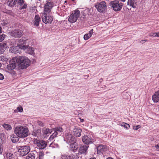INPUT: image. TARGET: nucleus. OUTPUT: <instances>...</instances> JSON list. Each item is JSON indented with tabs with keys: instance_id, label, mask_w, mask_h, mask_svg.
I'll return each mask as SVG.
<instances>
[{
	"instance_id": "nucleus-51",
	"label": "nucleus",
	"mask_w": 159,
	"mask_h": 159,
	"mask_svg": "<svg viewBox=\"0 0 159 159\" xmlns=\"http://www.w3.org/2000/svg\"><path fill=\"white\" fill-rule=\"evenodd\" d=\"M148 40L147 39H146V40H142L140 42V43H145Z\"/></svg>"
},
{
	"instance_id": "nucleus-27",
	"label": "nucleus",
	"mask_w": 159,
	"mask_h": 159,
	"mask_svg": "<svg viewBox=\"0 0 159 159\" xmlns=\"http://www.w3.org/2000/svg\"><path fill=\"white\" fill-rule=\"evenodd\" d=\"M42 132L43 134L46 135L50 134L52 131L49 129L44 128L43 129Z\"/></svg>"
},
{
	"instance_id": "nucleus-6",
	"label": "nucleus",
	"mask_w": 159,
	"mask_h": 159,
	"mask_svg": "<svg viewBox=\"0 0 159 159\" xmlns=\"http://www.w3.org/2000/svg\"><path fill=\"white\" fill-rule=\"evenodd\" d=\"M50 12H45L43 11L42 18L43 22L45 24H50L53 20V18L50 15Z\"/></svg>"
},
{
	"instance_id": "nucleus-57",
	"label": "nucleus",
	"mask_w": 159,
	"mask_h": 159,
	"mask_svg": "<svg viewBox=\"0 0 159 159\" xmlns=\"http://www.w3.org/2000/svg\"><path fill=\"white\" fill-rule=\"evenodd\" d=\"M2 33V28L0 26V33Z\"/></svg>"
},
{
	"instance_id": "nucleus-49",
	"label": "nucleus",
	"mask_w": 159,
	"mask_h": 159,
	"mask_svg": "<svg viewBox=\"0 0 159 159\" xmlns=\"http://www.w3.org/2000/svg\"><path fill=\"white\" fill-rule=\"evenodd\" d=\"M4 78L3 75L2 74L0 73V80H2Z\"/></svg>"
},
{
	"instance_id": "nucleus-34",
	"label": "nucleus",
	"mask_w": 159,
	"mask_h": 159,
	"mask_svg": "<svg viewBox=\"0 0 159 159\" xmlns=\"http://www.w3.org/2000/svg\"><path fill=\"white\" fill-rule=\"evenodd\" d=\"M61 158L62 159H73L71 155H61Z\"/></svg>"
},
{
	"instance_id": "nucleus-29",
	"label": "nucleus",
	"mask_w": 159,
	"mask_h": 159,
	"mask_svg": "<svg viewBox=\"0 0 159 159\" xmlns=\"http://www.w3.org/2000/svg\"><path fill=\"white\" fill-rule=\"evenodd\" d=\"M41 130L40 129H35L32 133V134L34 136H36L40 134Z\"/></svg>"
},
{
	"instance_id": "nucleus-1",
	"label": "nucleus",
	"mask_w": 159,
	"mask_h": 159,
	"mask_svg": "<svg viewBox=\"0 0 159 159\" xmlns=\"http://www.w3.org/2000/svg\"><path fill=\"white\" fill-rule=\"evenodd\" d=\"M12 62H16L21 69H26L30 65V61L27 57L24 56H17L12 59Z\"/></svg>"
},
{
	"instance_id": "nucleus-3",
	"label": "nucleus",
	"mask_w": 159,
	"mask_h": 159,
	"mask_svg": "<svg viewBox=\"0 0 159 159\" xmlns=\"http://www.w3.org/2000/svg\"><path fill=\"white\" fill-rule=\"evenodd\" d=\"M109 6L115 11H120L122 9L123 4L118 1L114 0L111 1L109 3Z\"/></svg>"
},
{
	"instance_id": "nucleus-42",
	"label": "nucleus",
	"mask_w": 159,
	"mask_h": 159,
	"mask_svg": "<svg viewBox=\"0 0 159 159\" xmlns=\"http://www.w3.org/2000/svg\"><path fill=\"white\" fill-rule=\"evenodd\" d=\"M6 44L5 43H0V47H1L2 48L5 47L6 46Z\"/></svg>"
},
{
	"instance_id": "nucleus-61",
	"label": "nucleus",
	"mask_w": 159,
	"mask_h": 159,
	"mask_svg": "<svg viewBox=\"0 0 159 159\" xmlns=\"http://www.w3.org/2000/svg\"><path fill=\"white\" fill-rule=\"evenodd\" d=\"M66 2H67L66 1H65V4L66 3Z\"/></svg>"
},
{
	"instance_id": "nucleus-37",
	"label": "nucleus",
	"mask_w": 159,
	"mask_h": 159,
	"mask_svg": "<svg viewBox=\"0 0 159 159\" xmlns=\"http://www.w3.org/2000/svg\"><path fill=\"white\" fill-rule=\"evenodd\" d=\"M73 159H81V157H80L79 153H76L75 155H71Z\"/></svg>"
},
{
	"instance_id": "nucleus-50",
	"label": "nucleus",
	"mask_w": 159,
	"mask_h": 159,
	"mask_svg": "<svg viewBox=\"0 0 159 159\" xmlns=\"http://www.w3.org/2000/svg\"><path fill=\"white\" fill-rule=\"evenodd\" d=\"M53 145H55L54 143H51V144H50V145H49V146L50 147H52V148H55L56 146H54Z\"/></svg>"
},
{
	"instance_id": "nucleus-12",
	"label": "nucleus",
	"mask_w": 159,
	"mask_h": 159,
	"mask_svg": "<svg viewBox=\"0 0 159 159\" xmlns=\"http://www.w3.org/2000/svg\"><path fill=\"white\" fill-rule=\"evenodd\" d=\"M82 140L83 142L86 145H88L93 143L92 137L89 135H84L83 136Z\"/></svg>"
},
{
	"instance_id": "nucleus-53",
	"label": "nucleus",
	"mask_w": 159,
	"mask_h": 159,
	"mask_svg": "<svg viewBox=\"0 0 159 159\" xmlns=\"http://www.w3.org/2000/svg\"><path fill=\"white\" fill-rule=\"evenodd\" d=\"M1 146V145L0 144V154H2V148Z\"/></svg>"
},
{
	"instance_id": "nucleus-10",
	"label": "nucleus",
	"mask_w": 159,
	"mask_h": 159,
	"mask_svg": "<svg viewBox=\"0 0 159 159\" xmlns=\"http://www.w3.org/2000/svg\"><path fill=\"white\" fill-rule=\"evenodd\" d=\"M22 31L19 29H16L11 32L10 35L15 38H20L23 35Z\"/></svg>"
},
{
	"instance_id": "nucleus-47",
	"label": "nucleus",
	"mask_w": 159,
	"mask_h": 159,
	"mask_svg": "<svg viewBox=\"0 0 159 159\" xmlns=\"http://www.w3.org/2000/svg\"><path fill=\"white\" fill-rule=\"evenodd\" d=\"M156 149L158 151H159V143L157 144L155 146Z\"/></svg>"
},
{
	"instance_id": "nucleus-55",
	"label": "nucleus",
	"mask_w": 159,
	"mask_h": 159,
	"mask_svg": "<svg viewBox=\"0 0 159 159\" xmlns=\"http://www.w3.org/2000/svg\"><path fill=\"white\" fill-rule=\"evenodd\" d=\"M157 37H159V32H158L157 33Z\"/></svg>"
},
{
	"instance_id": "nucleus-56",
	"label": "nucleus",
	"mask_w": 159,
	"mask_h": 159,
	"mask_svg": "<svg viewBox=\"0 0 159 159\" xmlns=\"http://www.w3.org/2000/svg\"><path fill=\"white\" fill-rule=\"evenodd\" d=\"M119 1H121V2H125V0H118Z\"/></svg>"
},
{
	"instance_id": "nucleus-32",
	"label": "nucleus",
	"mask_w": 159,
	"mask_h": 159,
	"mask_svg": "<svg viewBox=\"0 0 159 159\" xmlns=\"http://www.w3.org/2000/svg\"><path fill=\"white\" fill-rule=\"evenodd\" d=\"M27 40L24 37H22L21 39L19 40V44H25Z\"/></svg>"
},
{
	"instance_id": "nucleus-26",
	"label": "nucleus",
	"mask_w": 159,
	"mask_h": 159,
	"mask_svg": "<svg viewBox=\"0 0 159 159\" xmlns=\"http://www.w3.org/2000/svg\"><path fill=\"white\" fill-rule=\"evenodd\" d=\"M136 0H128L127 3L128 5L132 6L133 8H134L136 7Z\"/></svg>"
},
{
	"instance_id": "nucleus-14",
	"label": "nucleus",
	"mask_w": 159,
	"mask_h": 159,
	"mask_svg": "<svg viewBox=\"0 0 159 159\" xmlns=\"http://www.w3.org/2000/svg\"><path fill=\"white\" fill-rule=\"evenodd\" d=\"M89 146L84 145L80 146L79 150V152L80 154H86L87 153V150Z\"/></svg>"
},
{
	"instance_id": "nucleus-31",
	"label": "nucleus",
	"mask_w": 159,
	"mask_h": 159,
	"mask_svg": "<svg viewBox=\"0 0 159 159\" xmlns=\"http://www.w3.org/2000/svg\"><path fill=\"white\" fill-rule=\"evenodd\" d=\"M25 52L31 55L33 54L34 53L33 48L28 47L25 51Z\"/></svg>"
},
{
	"instance_id": "nucleus-22",
	"label": "nucleus",
	"mask_w": 159,
	"mask_h": 159,
	"mask_svg": "<svg viewBox=\"0 0 159 159\" xmlns=\"http://www.w3.org/2000/svg\"><path fill=\"white\" fill-rule=\"evenodd\" d=\"M19 137H18L16 135L14 134H11L10 135V138L11 141L13 143L17 142L19 140Z\"/></svg>"
},
{
	"instance_id": "nucleus-18",
	"label": "nucleus",
	"mask_w": 159,
	"mask_h": 159,
	"mask_svg": "<svg viewBox=\"0 0 159 159\" xmlns=\"http://www.w3.org/2000/svg\"><path fill=\"white\" fill-rule=\"evenodd\" d=\"M70 149L74 152H75L78 148V145L76 142L70 143Z\"/></svg>"
},
{
	"instance_id": "nucleus-54",
	"label": "nucleus",
	"mask_w": 159,
	"mask_h": 159,
	"mask_svg": "<svg viewBox=\"0 0 159 159\" xmlns=\"http://www.w3.org/2000/svg\"><path fill=\"white\" fill-rule=\"evenodd\" d=\"M80 122H83L84 121V120L83 119H81L80 118Z\"/></svg>"
},
{
	"instance_id": "nucleus-28",
	"label": "nucleus",
	"mask_w": 159,
	"mask_h": 159,
	"mask_svg": "<svg viewBox=\"0 0 159 159\" xmlns=\"http://www.w3.org/2000/svg\"><path fill=\"white\" fill-rule=\"evenodd\" d=\"M6 157L7 159H15V155L10 152L6 153Z\"/></svg>"
},
{
	"instance_id": "nucleus-41",
	"label": "nucleus",
	"mask_w": 159,
	"mask_h": 159,
	"mask_svg": "<svg viewBox=\"0 0 159 159\" xmlns=\"http://www.w3.org/2000/svg\"><path fill=\"white\" fill-rule=\"evenodd\" d=\"M16 2L20 5H22L24 3V0H16Z\"/></svg>"
},
{
	"instance_id": "nucleus-35",
	"label": "nucleus",
	"mask_w": 159,
	"mask_h": 159,
	"mask_svg": "<svg viewBox=\"0 0 159 159\" xmlns=\"http://www.w3.org/2000/svg\"><path fill=\"white\" fill-rule=\"evenodd\" d=\"M8 2L9 6L11 7L14 6L16 3V0H8Z\"/></svg>"
},
{
	"instance_id": "nucleus-60",
	"label": "nucleus",
	"mask_w": 159,
	"mask_h": 159,
	"mask_svg": "<svg viewBox=\"0 0 159 159\" xmlns=\"http://www.w3.org/2000/svg\"><path fill=\"white\" fill-rule=\"evenodd\" d=\"M55 146H56L57 147L58 146V145L57 144Z\"/></svg>"
},
{
	"instance_id": "nucleus-15",
	"label": "nucleus",
	"mask_w": 159,
	"mask_h": 159,
	"mask_svg": "<svg viewBox=\"0 0 159 159\" xmlns=\"http://www.w3.org/2000/svg\"><path fill=\"white\" fill-rule=\"evenodd\" d=\"M37 155V152L35 151H32L26 157V159H36V157Z\"/></svg>"
},
{
	"instance_id": "nucleus-48",
	"label": "nucleus",
	"mask_w": 159,
	"mask_h": 159,
	"mask_svg": "<svg viewBox=\"0 0 159 159\" xmlns=\"http://www.w3.org/2000/svg\"><path fill=\"white\" fill-rule=\"evenodd\" d=\"M4 52V50L3 48L0 47V54H2Z\"/></svg>"
},
{
	"instance_id": "nucleus-20",
	"label": "nucleus",
	"mask_w": 159,
	"mask_h": 159,
	"mask_svg": "<svg viewBox=\"0 0 159 159\" xmlns=\"http://www.w3.org/2000/svg\"><path fill=\"white\" fill-rule=\"evenodd\" d=\"M17 65L16 62H12V59L11 60L9 64L7 66V68L9 70H13L15 69L16 67V65Z\"/></svg>"
},
{
	"instance_id": "nucleus-46",
	"label": "nucleus",
	"mask_w": 159,
	"mask_h": 159,
	"mask_svg": "<svg viewBox=\"0 0 159 159\" xmlns=\"http://www.w3.org/2000/svg\"><path fill=\"white\" fill-rule=\"evenodd\" d=\"M17 109L18 110V111L20 112H21L23 111V108L21 107H17Z\"/></svg>"
},
{
	"instance_id": "nucleus-24",
	"label": "nucleus",
	"mask_w": 159,
	"mask_h": 159,
	"mask_svg": "<svg viewBox=\"0 0 159 159\" xmlns=\"http://www.w3.org/2000/svg\"><path fill=\"white\" fill-rule=\"evenodd\" d=\"M93 30L92 29L90 30L89 33L86 34L84 35V38L85 40L88 39L90 37H91L93 34Z\"/></svg>"
},
{
	"instance_id": "nucleus-8",
	"label": "nucleus",
	"mask_w": 159,
	"mask_h": 159,
	"mask_svg": "<svg viewBox=\"0 0 159 159\" xmlns=\"http://www.w3.org/2000/svg\"><path fill=\"white\" fill-rule=\"evenodd\" d=\"M53 130L54 132L51 135L49 138V140H52L55 138L57 136V135L60 136L61 134V132L63 131V129L61 127H57L53 128Z\"/></svg>"
},
{
	"instance_id": "nucleus-62",
	"label": "nucleus",
	"mask_w": 159,
	"mask_h": 159,
	"mask_svg": "<svg viewBox=\"0 0 159 159\" xmlns=\"http://www.w3.org/2000/svg\"><path fill=\"white\" fill-rule=\"evenodd\" d=\"M158 109H159V107H158Z\"/></svg>"
},
{
	"instance_id": "nucleus-11",
	"label": "nucleus",
	"mask_w": 159,
	"mask_h": 159,
	"mask_svg": "<svg viewBox=\"0 0 159 159\" xmlns=\"http://www.w3.org/2000/svg\"><path fill=\"white\" fill-rule=\"evenodd\" d=\"M64 139L66 141V142L68 143L72 142L75 143V142H76V139L70 133H66V134Z\"/></svg>"
},
{
	"instance_id": "nucleus-25",
	"label": "nucleus",
	"mask_w": 159,
	"mask_h": 159,
	"mask_svg": "<svg viewBox=\"0 0 159 159\" xmlns=\"http://www.w3.org/2000/svg\"><path fill=\"white\" fill-rule=\"evenodd\" d=\"M18 48L16 46H12L10 48L9 51L14 53H19V51L18 50Z\"/></svg>"
},
{
	"instance_id": "nucleus-19",
	"label": "nucleus",
	"mask_w": 159,
	"mask_h": 159,
	"mask_svg": "<svg viewBox=\"0 0 159 159\" xmlns=\"http://www.w3.org/2000/svg\"><path fill=\"white\" fill-rule=\"evenodd\" d=\"M152 100L154 102H157L159 101V91L156 92L152 96Z\"/></svg>"
},
{
	"instance_id": "nucleus-33",
	"label": "nucleus",
	"mask_w": 159,
	"mask_h": 159,
	"mask_svg": "<svg viewBox=\"0 0 159 159\" xmlns=\"http://www.w3.org/2000/svg\"><path fill=\"white\" fill-rule=\"evenodd\" d=\"M3 127L5 129L7 130H11L12 129V127L10 125L4 123L2 125Z\"/></svg>"
},
{
	"instance_id": "nucleus-23",
	"label": "nucleus",
	"mask_w": 159,
	"mask_h": 159,
	"mask_svg": "<svg viewBox=\"0 0 159 159\" xmlns=\"http://www.w3.org/2000/svg\"><path fill=\"white\" fill-rule=\"evenodd\" d=\"M41 21L40 18L38 15H36L34 17V25L37 26L39 25V22Z\"/></svg>"
},
{
	"instance_id": "nucleus-7",
	"label": "nucleus",
	"mask_w": 159,
	"mask_h": 159,
	"mask_svg": "<svg viewBox=\"0 0 159 159\" xmlns=\"http://www.w3.org/2000/svg\"><path fill=\"white\" fill-rule=\"evenodd\" d=\"M95 7L98 11L102 12L104 11L107 9L106 3L104 1L97 3Z\"/></svg>"
},
{
	"instance_id": "nucleus-17",
	"label": "nucleus",
	"mask_w": 159,
	"mask_h": 159,
	"mask_svg": "<svg viewBox=\"0 0 159 159\" xmlns=\"http://www.w3.org/2000/svg\"><path fill=\"white\" fill-rule=\"evenodd\" d=\"M97 150L98 153L100 154V153H103V152L106 151L107 148L105 146L101 145L97 147Z\"/></svg>"
},
{
	"instance_id": "nucleus-5",
	"label": "nucleus",
	"mask_w": 159,
	"mask_h": 159,
	"mask_svg": "<svg viewBox=\"0 0 159 159\" xmlns=\"http://www.w3.org/2000/svg\"><path fill=\"white\" fill-rule=\"evenodd\" d=\"M80 16V12L78 10H76L72 12L70 15L68 20L70 23H75V22Z\"/></svg>"
},
{
	"instance_id": "nucleus-36",
	"label": "nucleus",
	"mask_w": 159,
	"mask_h": 159,
	"mask_svg": "<svg viewBox=\"0 0 159 159\" xmlns=\"http://www.w3.org/2000/svg\"><path fill=\"white\" fill-rule=\"evenodd\" d=\"M38 159H44L45 154L42 152H39V153Z\"/></svg>"
},
{
	"instance_id": "nucleus-30",
	"label": "nucleus",
	"mask_w": 159,
	"mask_h": 159,
	"mask_svg": "<svg viewBox=\"0 0 159 159\" xmlns=\"http://www.w3.org/2000/svg\"><path fill=\"white\" fill-rule=\"evenodd\" d=\"M28 45L24 44H19L18 45V47L19 48L25 51H26L27 48L28 47Z\"/></svg>"
},
{
	"instance_id": "nucleus-44",
	"label": "nucleus",
	"mask_w": 159,
	"mask_h": 159,
	"mask_svg": "<svg viewBox=\"0 0 159 159\" xmlns=\"http://www.w3.org/2000/svg\"><path fill=\"white\" fill-rule=\"evenodd\" d=\"M140 127V126L139 125H138L136 126H134L133 127V129L134 130H137Z\"/></svg>"
},
{
	"instance_id": "nucleus-59",
	"label": "nucleus",
	"mask_w": 159,
	"mask_h": 159,
	"mask_svg": "<svg viewBox=\"0 0 159 159\" xmlns=\"http://www.w3.org/2000/svg\"><path fill=\"white\" fill-rule=\"evenodd\" d=\"M25 5H24V7H22V9L25 8Z\"/></svg>"
},
{
	"instance_id": "nucleus-9",
	"label": "nucleus",
	"mask_w": 159,
	"mask_h": 159,
	"mask_svg": "<svg viewBox=\"0 0 159 159\" xmlns=\"http://www.w3.org/2000/svg\"><path fill=\"white\" fill-rule=\"evenodd\" d=\"M34 144H36L38 148L39 149H44L47 146L46 142L43 140L35 139L34 142Z\"/></svg>"
},
{
	"instance_id": "nucleus-4",
	"label": "nucleus",
	"mask_w": 159,
	"mask_h": 159,
	"mask_svg": "<svg viewBox=\"0 0 159 159\" xmlns=\"http://www.w3.org/2000/svg\"><path fill=\"white\" fill-rule=\"evenodd\" d=\"M18 149L20 156H24L26 155L30 150V146L28 145L19 146Z\"/></svg>"
},
{
	"instance_id": "nucleus-52",
	"label": "nucleus",
	"mask_w": 159,
	"mask_h": 159,
	"mask_svg": "<svg viewBox=\"0 0 159 159\" xmlns=\"http://www.w3.org/2000/svg\"><path fill=\"white\" fill-rule=\"evenodd\" d=\"M81 18V20H83L85 18V16L84 14L82 16Z\"/></svg>"
},
{
	"instance_id": "nucleus-58",
	"label": "nucleus",
	"mask_w": 159,
	"mask_h": 159,
	"mask_svg": "<svg viewBox=\"0 0 159 159\" xmlns=\"http://www.w3.org/2000/svg\"><path fill=\"white\" fill-rule=\"evenodd\" d=\"M96 159V158L95 157H93L92 158H91L90 159Z\"/></svg>"
},
{
	"instance_id": "nucleus-13",
	"label": "nucleus",
	"mask_w": 159,
	"mask_h": 159,
	"mask_svg": "<svg viewBox=\"0 0 159 159\" xmlns=\"http://www.w3.org/2000/svg\"><path fill=\"white\" fill-rule=\"evenodd\" d=\"M53 6V3L51 2H48L44 6V11L45 12H50L51 9Z\"/></svg>"
},
{
	"instance_id": "nucleus-38",
	"label": "nucleus",
	"mask_w": 159,
	"mask_h": 159,
	"mask_svg": "<svg viewBox=\"0 0 159 159\" xmlns=\"http://www.w3.org/2000/svg\"><path fill=\"white\" fill-rule=\"evenodd\" d=\"M7 24V20H2L0 23V25L2 26L6 25Z\"/></svg>"
},
{
	"instance_id": "nucleus-45",
	"label": "nucleus",
	"mask_w": 159,
	"mask_h": 159,
	"mask_svg": "<svg viewBox=\"0 0 159 159\" xmlns=\"http://www.w3.org/2000/svg\"><path fill=\"white\" fill-rule=\"evenodd\" d=\"M37 124L38 125H39V126L42 127L43 126V123L40 121H38Z\"/></svg>"
},
{
	"instance_id": "nucleus-2",
	"label": "nucleus",
	"mask_w": 159,
	"mask_h": 159,
	"mask_svg": "<svg viewBox=\"0 0 159 159\" xmlns=\"http://www.w3.org/2000/svg\"><path fill=\"white\" fill-rule=\"evenodd\" d=\"M14 132L18 137L20 138H23L28 136L29 130L27 127L20 125L15 128Z\"/></svg>"
},
{
	"instance_id": "nucleus-43",
	"label": "nucleus",
	"mask_w": 159,
	"mask_h": 159,
	"mask_svg": "<svg viewBox=\"0 0 159 159\" xmlns=\"http://www.w3.org/2000/svg\"><path fill=\"white\" fill-rule=\"evenodd\" d=\"M157 33H150L149 34V36L150 37L153 36L155 37H157Z\"/></svg>"
},
{
	"instance_id": "nucleus-16",
	"label": "nucleus",
	"mask_w": 159,
	"mask_h": 159,
	"mask_svg": "<svg viewBox=\"0 0 159 159\" xmlns=\"http://www.w3.org/2000/svg\"><path fill=\"white\" fill-rule=\"evenodd\" d=\"M82 130L79 127H75L73 130V134L77 137L81 136Z\"/></svg>"
},
{
	"instance_id": "nucleus-39",
	"label": "nucleus",
	"mask_w": 159,
	"mask_h": 159,
	"mask_svg": "<svg viewBox=\"0 0 159 159\" xmlns=\"http://www.w3.org/2000/svg\"><path fill=\"white\" fill-rule=\"evenodd\" d=\"M121 125L125 128L126 129H129L130 127L129 125L126 123H123L122 124H121Z\"/></svg>"
},
{
	"instance_id": "nucleus-21",
	"label": "nucleus",
	"mask_w": 159,
	"mask_h": 159,
	"mask_svg": "<svg viewBox=\"0 0 159 159\" xmlns=\"http://www.w3.org/2000/svg\"><path fill=\"white\" fill-rule=\"evenodd\" d=\"M6 141V136L4 133L0 134V144L4 143Z\"/></svg>"
},
{
	"instance_id": "nucleus-40",
	"label": "nucleus",
	"mask_w": 159,
	"mask_h": 159,
	"mask_svg": "<svg viewBox=\"0 0 159 159\" xmlns=\"http://www.w3.org/2000/svg\"><path fill=\"white\" fill-rule=\"evenodd\" d=\"M6 35L4 34L0 35V42L3 40Z\"/></svg>"
}]
</instances>
